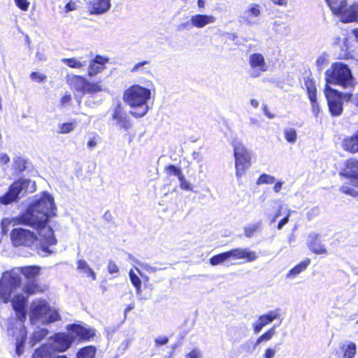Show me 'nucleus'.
I'll list each match as a JSON object with an SVG mask.
<instances>
[{"label":"nucleus","instance_id":"f257e3e1","mask_svg":"<svg viewBox=\"0 0 358 358\" xmlns=\"http://www.w3.org/2000/svg\"><path fill=\"white\" fill-rule=\"evenodd\" d=\"M55 211L54 199L50 194L44 192L36 199L25 213L20 216L19 222L35 229L37 234L27 229L15 227L10 234L13 245L29 249L38 246L41 255L52 254L54 250L51 247L57 244V240L48 222L56 215Z\"/></svg>","mask_w":358,"mask_h":358},{"label":"nucleus","instance_id":"f03ea898","mask_svg":"<svg viewBox=\"0 0 358 358\" xmlns=\"http://www.w3.org/2000/svg\"><path fill=\"white\" fill-rule=\"evenodd\" d=\"M41 268L36 266L20 267L10 272L3 273L0 280V299L3 302L7 303L11 295L14 294L20 287L21 279L19 275L20 272L29 281L36 280L40 273Z\"/></svg>","mask_w":358,"mask_h":358},{"label":"nucleus","instance_id":"7ed1b4c3","mask_svg":"<svg viewBox=\"0 0 358 358\" xmlns=\"http://www.w3.org/2000/svg\"><path fill=\"white\" fill-rule=\"evenodd\" d=\"M150 96V90L139 85H134L124 91L123 101L131 108L129 113L140 118L144 117L149 110L148 102Z\"/></svg>","mask_w":358,"mask_h":358},{"label":"nucleus","instance_id":"20e7f679","mask_svg":"<svg viewBox=\"0 0 358 358\" xmlns=\"http://www.w3.org/2000/svg\"><path fill=\"white\" fill-rule=\"evenodd\" d=\"M29 318L32 324H47L59 320L60 315L46 300L38 299L33 301L30 305Z\"/></svg>","mask_w":358,"mask_h":358},{"label":"nucleus","instance_id":"39448f33","mask_svg":"<svg viewBox=\"0 0 358 358\" xmlns=\"http://www.w3.org/2000/svg\"><path fill=\"white\" fill-rule=\"evenodd\" d=\"M327 84H335L346 87L352 85L353 77L348 66L341 62H336L325 72Z\"/></svg>","mask_w":358,"mask_h":358},{"label":"nucleus","instance_id":"423d86ee","mask_svg":"<svg viewBox=\"0 0 358 358\" xmlns=\"http://www.w3.org/2000/svg\"><path fill=\"white\" fill-rule=\"evenodd\" d=\"M330 9L343 23L358 22V2L348 5L346 0H334L330 3Z\"/></svg>","mask_w":358,"mask_h":358},{"label":"nucleus","instance_id":"0eeeda50","mask_svg":"<svg viewBox=\"0 0 358 358\" xmlns=\"http://www.w3.org/2000/svg\"><path fill=\"white\" fill-rule=\"evenodd\" d=\"M234 155L236 176L240 179L251 166L250 153L242 143L236 141L234 144Z\"/></svg>","mask_w":358,"mask_h":358},{"label":"nucleus","instance_id":"6e6552de","mask_svg":"<svg viewBox=\"0 0 358 358\" xmlns=\"http://www.w3.org/2000/svg\"><path fill=\"white\" fill-rule=\"evenodd\" d=\"M34 187V182L30 180H19L10 185L8 192L3 196L0 197V203L7 205L16 201L20 195L29 191L32 192Z\"/></svg>","mask_w":358,"mask_h":358},{"label":"nucleus","instance_id":"1a4fd4ad","mask_svg":"<svg viewBox=\"0 0 358 358\" xmlns=\"http://www.w3.org/2000/svg\"><path fill=\"white\" fill-rule=\"evenodd\" d=\"M73 341L74 336L64 333H59L50 338L48 343L46 345L49 346L52 352H63L70 348Z\"/></svg>","mask_w":358,"mask_h":358},{"label":"nucleus","instance_id":"9d476101","mask_svg":"<svg viewBox=\"0 0 358 358\" xmlns=\"http://www.w3.org/2000/svg\"><path fill=\"white\" fill-rule=\"evenodd\" d=\"M328 106L333 116H339L343 112V95L337 90L331 89L327 85L324 90Z\"/></svg>","mask_w":358,"mask_h":358},{"label":"nucleus","instance_id":"9b49d317","mask_svg":"<svg viewBox=\"0 0 358 358\" xmlns=\"http://www.w3.org/2000/svg\"><path fill=\"white\" fill-rule=\"evenodd\" d=\"M248 64L251 68L250 76L256 78L261 76L262 73L268 70V64L262 54L255 52L248 57Z\"/></svg>","mask_w":358,"mask_h":358},{"label":"nucleus","instance_id":"f8f14e48","mask_svg":"<svg viewBox=\"0 0 358 358\" xmlns=\"http://www.w3.org/2000/svg\"><path fill=\"white\" fill-rule=\"evenodd\" d=\"M339 174L356 182L358 179V160L355 159L346 160Z\"/></svg>","mask_w":358,"mask_h":358},{"label":"nucleus","instance_id":"ddd939ff","mask_svg":"<svg viewBox=\"0 0 358 358\" xmlns=\"http://www.w3.org/2000/svg\"><path fill=\"white\" fill-rule=\"evenodd\" d=\"M319 234L312 232L309 234L307 239V246L309 250L316 255H326L327 250L324 245L319 241Z\"/></svg>","mask_w":358,"mask_h":358},{"label":"nucleus","instance_id":"4468645a","mask_svg":"<svg viewBox=\"0 0 358 358\" xmlns=\"http://www.w3.org/2000/svg\"><path fill=\"white\" fill-rule=\"evenodd\" d=\"M27 298L22 294L15 295L12 300V306L16 313V316L20 322H24L26 319L27 312L25 304Z\"/></svg>","mask_w":358,"mask_h":358},{"label":"nucleus","instance_id":"2eb2a0df","mask_svg":"<svg viewBox=\"0 0 358 358\" xmlns=\"http://www.w3.org/2000/svg\"><path fill=\"white\" fill-rule=\"evenodd\" d=\"M108 62L109 59L108 57L96 55L89 64L88 75L90 76H95L98 73L102 72L105 69V66Z\"/></svg>","mask_w":358,"mask_h":358},{"label":"nucleus","instance_id":"dca6fc26","mask_svg":"<svg viewBox=\"0 0 358 358\" xmlns=\"http://www.w3.org/2000/svg\"><path fill=\"white\" fill-rule=\"evenodd\" d=\"M229 258L234 259H245L247 262H252L257 259V255L255 252L250 251L247 248H235L231 250L227 251Z\"/></svg>","mask_w":358,"mask_h":358},{"label":"nucleus","instance_id":"f3484780","mask_svg":"<svg viewBox=\"0 0 358 358\" xmlns=\"http://www.w3.org/2000/svg\"><path fill=\"white\" fill-rule=\"evenodd\" d=\"M88 5L91 14L99 15L108 11L111 4L110 0H92Z\"/></svg>","mask_w":358,"mask_h":358},{"label":"nucleus","instance_id":"a211bd4d","mask_svg":"<svg viewBox=\"0 0 358 358\" xmlns=\"http://www.w3.org/2000/svg\"><path fill=\"white\" fill-rule=\"evenodd\" d=\"M262 13L261 6L257 3L250 4L241 17L248 24L255 23V19L258 17Z\"/></svg>","mask_w":358,"mask_h":358},{"label":"nucleus","instance_id":"6ab92c4d","mask_svg":"<svg viewBox=\"0 0 358 358\" xmlns=\"http://www.w3.org/2000/svg\"><path fill=\"white\" fill-rule=\"evenodd\" d=\"M215 21V17L211 15L197 14L192 15L190 18L192 25L199 29L203 28L208 24H213Z\"/></svg>","mask_w":358,"mask_h":358},{"label":"nucleus","instance_id":"aec40b11","mask_svg":"<svg viewBox=\"0 0 358 358\" xmlns=\"http://www.w3.org/2000/svg\"><path fill=\"white\" fill-rule=\"evenodd\" d=\"M76 336L84 340H90L95 336V331L92 329H87L80 325L72 324L68 328Z\"/></svg>","mask_w":358,"mask_h":358},{"label":"nucleus","instance_id":"412c9836","mask_svg":"<svg viewBox=\"0 0 358 358\" xmlns=\"http://www.w3.org/2000/svg\"><path fill=\"white\" fill-rule=\"evenodd\" d=\"M113 118L117 121V124L121 128H123L125 130H128L131 127L130 120L128 118L127 115L122 110L120 107H117L115 108L113 114Z\"/></svg>","mask_w":358,"mask_h":358},{"label":"nucleus","instance_id":"4be33fe9","mask_svg":"<svg viewBox=\"0 0 358 358\" xmlns=\"http://www.w3.org/2000/svg\"><path fill=\"white\" fill-rule=\"evenodd\" d=\"M67 80L72 89L83 94L87 80V79L80 76H73L69 77Z\"/></svg>","mask_w":358,"mask_h":358},{"label":"nucleus","instance_id":"5701e85b","mask_svg":"<svg viewBox=\"0 0 358 358\" xmlns=\"http://www.w3.org/2000/svg\"><path fill=\"white\" fill-rule=\"evenodd\" d=\"M343 145L346 151L351 153L358 152V130L353 136L345 138Z\"/></svg>","mask_w":358,"mask_h":358},{"label":"nucleus","instance_id":"b1692460","mask_svg":"<svg viewBox=\"0 0 358 358\" xmlns=\"http://www.w3.org/2000/svg\"><path fill=\"white\" fill-rule=\"evenodd\" d=\"M310 264V259L307 258L304 261L296 265L286 274V278L293 279L304 271Z\"/></svg>","mask_w":358,"mask_h":358},{"label":"nucleus","instance_id":"393cba45","mask_svg":"<svg viewBox=\"0 0 358 358\" xmlns=\"http://www.w3.org/2000/svg\"><path fill=\"white\" fill-rule=\"evenodd\" d=\"M77 271L80 273L87 274L90 276L93 280H96V275L93 269L90 266L88 263L84 259H79L76 262Z\"/></svg>","mask_w":358,"mask_h":358},{"label":"nucleus","instance_id":"a878e982","mask_svg":"<svg viewBox=\"0 0 358 358\" xmlns=\"http://www.w3.org/2000/svg\"><path fill=\"white\" fill-rule=\"evenodd\" d=\"M259 317L261 319L264 326H266L280 317V310L278 308L270 310L268 313L260 315Z\"/></svg>","mask_w":358,"mask_h":358},{"label":"nucleus","instance_id":"bb28decb","mask_svg":"<svg viewBox=\"0 0 358 358\" xmlns=\"http://www.w3.org/2000/svg\"><path fill=\"white\" fill-rule=\"evenodd\" d=\"M52 352L49 348V346L45 345H42L41 348L35 350L32 355V358H54Z\"/></svg>","mask_w":358,"mask_h":358},{"label":"nucleus","instance_id":"cd10ccee","mask_svg":"<svg viewBox=\"0 0 358 358\" xmlns=\"http://www.w3.org/2000/svg\"><path fill=\"white\" fill-rule=\"evenodd\" d=\"M96 353V348L94 346L89 345L81 348L76 355V358H94Z\"/></svg>","mask_w":358,"mask_h":358},{"label":"nucleus","instance_id":"c85d7f7f","mask_svg":"<svg viewBox=\"0 0 358 358\" xmlns=\"http://www.w3.org/2000/svg\"><path fill=\"white\" fill-rule=\"evenodd\" d=\"M343 352L342 358H353L356 354L357 346L355 343L350 342L346 345H343L341 348Z\"/></svg>","mask_w":358,"mask_h":358},{"label":"nucleus","instance_id":"c756f323","mask_svg":"<svg viewBox=\"0 0 358 358\" xmlns=\"http://www.w3.org/2000/svg\"><path fill=\"white\" fill-rule=\"evenodd\" d=\"M262 227V222L258 221L256 222L248 224L244 227V235L247 238L252 237L255 233L260 230Z\"/></svg>","mask_w":358,"mask_h":358},{"label":"nucleus","instance_id":"7c9ffc66","mask_svg":"<svg viewBox=\"0 0 358 358\" xmlns=\"http://www.w3.org/2000/svg\"><path fill=\"white\" fill-rule=\"evenodd\" d=\"M304 86L307 90L310 101H313L316 96V88L313 80L310 78H306L304 79Z\"/></svg>","mask_w":358,"mask_h":358},{"label":"nucleus","instance_id":"2f4dec72","mask_svg":"<svg viewBox=\"0 0 358 358\" xmlns=\"http://www.w3.org/2000/svg\"><path fill=\"white\" fill-rule=\"evenodd\" d=\"M104 90V87L101 84L98 83H90L87 80L83 94H94Z\"/></svg>","mask_w":358,"mask_h":358},{"label":"nucleus","instance_id":"473e14b6","mask_svg":"<svg viewBox=\"0 0 358 358\" xmlns=\"http://www.w3.org/2000/svg\"><path fill=\"white\" fill-rule=\"evenodd\" d=\"M275 325H274L272 328L268 329L264 334L261 335L255 343L254 347L256 348L262 342H266L270 341L273 336L275 334Z\"/></svg>","mask_w":358,"mask_h":358},{"label":"nucleus","instance_id":"72a5a7b5","mask_svg":"<svg viewBox=\"0 0 358 358\" xmlns=\"http://www.w3.org/2000/svg\"><path fill=\"white\" fill-rule=\"evenodd\" d=\"M48 334V331L46 329H39L35 331L31 338V345H34L36 343L40 342Z\"/></svg>","mask_w":358,"mask_h":358},{"label":"nucleus","instance_id":"f704fd0d","mask_svg":"<svg viewBox=\"0 0 358 358\" xmlns=\"http://www.w3.org/2000/svg\"><path fill=\"white\" fill-rule=\"evenodd\" d=\"M23 292L28 295H31L39 292L40 288L36 280H31L25 284L23 287Z\"/></svg>","mask_w":358,"mask_h":358},{"label":"nucleus","instance_id":"c9c22d12","mask_svg":"<svg viewBox=\"0 0 358 358\" xmlns=\"http://www.w3.org/2000/svg\"><path fill=\"white\" fill-rule=\"evenodd\" d=\"M283 134L285 138L289 143L294 144L296 142L297 134L295 129L291 127L285 128L283 131Z\"/></svg>","mask_w":358,"mask_h":358},{"label":"nucleus","instance_id":"e433bc0d","mask_svg":"<svg viewBox=\"0 0 358 358\" xmlns=\"http://www.w3.org/2000/svg\"><path fill=\"white\" fill-rule=\"evenodd\" d=\"M229 259L228 252H222L219 255H215L210 259V263L212 266H217L222 264L226 260Z\"/></svg>","mask_w":358,"mask_h":358},{"label":"nucleus","instance_id":"4c0bfd02","mask_svg":"<svg viewBox=\"0 0 358 358\" xmlns=\"http://www.w3.org/2000/svg\"><path fill=\"white\" fill-rule=\"evenodd\" d=\"M76 127V122L60 124L58 125V133L62 134H69L73 131L75 129Z\"/></svg>","mask_w":358,"mask_h":358},{"label":"nucleus","instance_id":"58836bf2","mask_svg":"<svg viewBox=\"0 0 358 358\" xmlns=\"http://www.w3.org/2000/svg\"><path fill=\"white\" fill-rule=\"evenodd\" d=\"M129 279L131 280V282L134 286V287L136 289L137 294H139L141 292V280L139 278V277L137 275V274L135 273V272L131 269L129 272Z\"/></svg>","mask_w":358,"mask_h":358},{"label":"nucleus","instance_id":"ea45409f","mask_svg":"<svg viewBox=\"0 0 358 358\" xmlns=\"http://www.w3.org/2000/svg\"><path fill=\"white\" fill-rule=\"evenodd\" d=\"M62 62L66 64L68 66L75 69H80L85 65V63L82 62L80 60L76 58H64Z\"/></svg>","mask_w":358,"mask_h":358},{"label":"nucleus","instance_id":"a19ab883","mask_svg":"<svg viewBox=\"0 0 358 358\" xmlns=\"http://www.w3.org/2000/svg\"><path fill=\"white\" fill-rule=\"evenodd\" d=\"M129 259L135 264H136L138 266H141V268H143V269H145L146 271H148V273H155L157 271H159L161 270V268H157V267H154V266H152L148 264H145V263H143V262H139L138 260H137L136 259H135L134 257H131V255H129Z\"/></svg>","mask_w":358,"mask_h":358},{"label":"nucleus","instance_id":"79ce46f5","mask_svg":"<svg viewBox=\"0 0 358 358\" xmlns=\"http://www.w3.org/2000/svg\"><path fill=\"white\" fill-rule=\"evenodd\" d=\"M275 177L268 175V174H262L259 176L257 181V185H262V184H273L275 182Z\"/></svg>","mask_w":358,"mask_h":358},{"label":"nucleus","instance_id":"37998d69","mask_svg":"<svg viewBox=\"0 0 358 358\" xmlns=\"http://www.w3.org/2000/svg\"><path fill=\"white\" fill-rule=\"evenodd\" d=\"M342 193L350 195L351 196L358 199V191L348 185H343L340 187Z\"/></svg>","mask_w":358,"mask_h":358},{"label":"nucleus","instance_id":"c03bdc74","mask_svg":"<svg viewBox=\"0 0 358 358\" xmlns=\"http://www.w3.org/2000/svg\"><path fill=\"white\" fill-rule=\"evenodd\" d=\"M328 63V55L322 53L316 60V65L319 70H322L323 67Z\"/></svg>","mask_w":358,"mask_h":358},{"label":"nucleus","instance_id":"a18cd8bd","mask_svg":"<svg viewBox=\"0 0 358 358\" xmlns=\"http://www.w3.org/2000/svg\"><path fill=\"white\" fill-rule=\"evenodd\" d=\"M166 172L169 175L171 176H175L178 178L180 177V176L182 175L181 170L179 168H177L174 165H169L166 168Z\"/></svg>","mask_w":358,"mask_h":358},{"label":"nucleus","instance_id":"49530a36","mask_svg":"<svg viewBox=\"0 0 358 358\" xmlns=\"http://www.w3.org/2000/svg\"><path fill=\"white\" fill-rule=\"evenodd\" d=\"M178 180L180 181V187L182 189L184 190H192V185L191 184L185 179L183 174L180 176L178 178Z\"/></svg>","mask_w":358,"mask_h":358},{"label":"nucleus","instance_id":"de8ad7c7","mask_svg":"<svg viewBox=\"0 0 358 358\" xmlns=\"http://www.w3.org/2000/svg\"><path fill=\"white\" fill-rule=\"evenodd\" d=\"M30 78L32 80H34L37 83H42L46 79V76L43 73L38 72H32L30 74Z\"/></svg>","mask_w":358,"mask_h":358},{"label":"nucleus","instance_id":"09e8293b","mask_svg":"<svg viewBox=\"0 0 358 358\" xmlns=\"http://www.w3.org/2000/svg\"><path fill=\"white\" fill-rule=\"evenodd\" d=\"M148 64V61H143V62H138V63L136 64L131 69V72L136 73V72H138V71H144L145 69L143 68V66Z\"/></svg>","mask_w":358,"mask_h":358},{"label":"nucleus","instance_id":"8fccbe9b","mask_svg":"<svg viewBox=\"0 0 358 358\" xmlns=\"http://www.w3.org/2000/svg\"><path fill=\"white\" fill-rule=\"evenodd\" d=\"M265 327L259 317L252 324V328L255 334H258Z\"/></svg>","mask_w":358,"mask_h":358},{"label":"nucleus","instance_id":"3c124183","mask_svg":"<svg viewBox=\"0 0 358 358\" xmlns=\"http://www.w3.org/2000/svg\"><path fill=\"white\" fill-rule=\"evenodd\" d=\"M16 6L24 11H27L29 6V2L27 0H14Z\"/></svg>","mask_w":358,"mask_h":358},{"label":"nucleus","instance_id":"603ef678","mask_svg":"<svg viewBox=\"0 0 358 358\" xmlns=\"http://www.w3.org/2000/svg\"><path fill=\"white\" fill-rule=\"evenodd\" d=\"M108 271L110 274H117L119 273V268L117 264L112 260L108 262Z\"/></svg>","mask_w":358,"mask_h":358},{"label":"nucleus","instance_id":"864d4df0","mask_svg":"<svg viewBox=\"0 0 358 358\" xmlns=\"http://www.w3.org/2000/svg\"><path fill=\"white\" fill-rule=\"evenodd\" d=\"M343 99H347L351 101L353 104L358 106V92L355 94H347L343 95Z\"/></svg>","mask_w":358,"mask_h":358},{"label":"nucleus","instance_id":"5fc2aeb1","mask_svg":"<svg viewBox=\"0 0 358 358\" xmlns=\"http://www.w3.org/2000/svg\"><path fill=\"white\" fill-rule=\"evenodd\" d=\"M25 341V338H22L21 340L17 339L16 343V353L18 355H20L22 354L23 352V345Z\"/></svg>","mask_w":358,"mask_h":358},{"label":"nucleus","instance_id":"6e6d98bb","mask_svg":"<svg viewBox=\"0 0 358 358\" xmlns=\"http://www.w3.org/2000/svg\"><path fill=\"white\" fill-rule=\"evenodd\" d=\"M201 351L197 348L192 350L189 353H188L185 356V358H201Z\"/></svg>","mask_w":358,"mask_h":358},{"label":"nucleus","instance_id":"4d7b16f0","mask_svg":"<svg viewBox=\"0 0 358 358\" xmlns=\"http://www.w3.org/2000/svg\"><path fill=\"white\" fill-rule=\"evenodd\" d=\"M15 163L16 164L17 169L20 171H24L25 169V161L23 159L17 157L15 159Z\"/></svg>","mask_w":358,"mask_h":358},{"label":"nucleus","instance_id":"13d9d810","mask_svg":"<svg viewBox=\"0 0 358 358\" xmlns=\"http://www.w3.org/2000/svg\"><path fill=\"white\" fill-rule=\"evenodd\" d=\"M276 354V350L275 348H267L263 355L264 358H273Z\"/></svg>","mask_w":358,"mask_h":358},{"label":"nucleus","instance_id":"bf43d9fd","mask_svg":"<svg viewBox=\"0 0 358 358\" xmlns=\"http://www.w3.org/2000/svg\"><path fill=\"white\" fill-rule=\"evenodd\" d=\"M169 341V338L166 336L157 337L155 340L156 346H160L166 345Z\"/></svg>","mask_w":358,"mask_h":358},{"label":"nucleus","instance_id":"052dcab7","mask_svg":"<svg viewBox=\"0 0 358 358\" xmlns=\"http://www.w3.org/2000/svg\"><path fill=\"white\" fill-rule=\"evenodd\" d=\"M310 102L312 104V111H313L314 115L317 117L318 115V114L320 113V107L317 102L316 97L314 99L313 101H310Z\"/></svg>","mask_w":358,"mask_h":358},{"label":"nucleus","instance_id":"680f3d73","mask_svg":"<svg viewBox=\"0 0 358 358\" xmlns=\"http://www.w3.org/2000/svg\"><path fill=\"white\" fill-rule=\"evenodd\" d=\"M291 213H292V210H289L288 211L287 215L285 217H284L283 219H282L278 222V226H277L278 229H281L283 227V226L285 225L289 222Z\"/></svg>","mask_w":358,"mask_h":358},{"label":"nucleus","instance_id":"e2e57ef3","mask_svg":"<svg viewBox=\"0 0 358 358\" xmlns=\"http://www.w3.org/2000/svg\"><path fill=\"white\" fill-rule=\"evenodd\" d=\"M319 213L318 208H313L307 213V216L309 219H310L313 216L316 215Z\"/></svg>","mask_w":358,"mask_h":358},{"label":"nucleus","instance_id":"0e129e2a","mask_svg":"<svg viewBox=\"0 0 358 358\" xmlns=\"http://www.w3.org/2000/svg\"><path fill=\"white\" fill-rule=\"evenodd\" d=\"M71 99V95L69 94H64L61 99V103L65 105L69 103Z\"/></svg>","mask_w":358,"mask_h":358},{"label":"nucleus","instance_id":"69168bd1","mask_svg":"<svg viewBox=\"0 0 358 358\" xmlns=\"http://www.w3.org/2000/svg\"><path fill=\"white\" fill-rule=\"evenodd\" d=\"M9 160H10V159L6 154H5V153L0 154V162L2 164H6L9 162Z\"/></svg>","mask_w":358,"mask_h":358},{"label":"nucleus","instance_id":"338daca9","mask_svg":"<svg viewBox=\"0 0 358 358\" xmlns=\"http://www.w3.org/2000/svg\"><path fill=\"white\" fill-rule=\"evenodd\" d=\"M281 209H282V206L280 205V206L278 208L277 212L275 213V214L273 215V218L271 219V223H274L276 221V219L280 215Z\"/></svg>","mask_w":358,"mask_h":358},{"label":"nucleus","instance_id":"774afa93","mask_svg":"<svg viewBox=\"0 0 358 358\" xmlns=\"http://www.w3.org/2000/svg\"><path fill=\"white\" fill-rule=\"evenodd\" d=\"M282 182H277L273 187V191L275 193H278L282 188Z\"/></svg>","mask_w":358,"mask_h":358}]
</instances>
